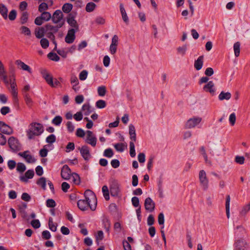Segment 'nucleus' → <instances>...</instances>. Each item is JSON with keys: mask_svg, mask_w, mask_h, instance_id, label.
Wrapping results in <instances>:
<instances>
[{"mask_svg": "<svg viewBox=\"0 0 250 250\" xmlns=\"http://www.w3.org/2000/svg\"><path fill=\"white\" fill-rule=\"evenodd\" d=\"M43 131V126L41 124L32 123L27 131V136L29 139H32L35 136L40 135Z\"/></svg>", "mask_w": 250, "mask_h": 250, "instance_id": "obj_1", "label": "nucleus"}, {"mask_svg": "<svg viewBox=\"0 0 250 250\" xmlns=\"http://www.w3.org/2000/svg\"><path fill=\"white\" fill-rule=\"evenodd\" d=\"M78 207L82 210H87L89 208L92 210H95L96 208V205H91L90 201L85 200H79L77 202Z\"/></svg>", "mask_w": 250, "mask_h": 250, "instance_id": "obj_2", "label": "nucleus"}, {"mask_svg": "<svg viewBox=\"0 0 250 250\" xmlns=\"http://www.w3.org/2000/svg\"><path fill=\"white\" fill-rule=\"evenodd\" d=\"M199 179L200 185L204 190H207L208 188V180L205 170H201L199 171Z\"/></svg>", "mask_w": 250, "mask_h": 250, "instance_id": "obj_3", "label": "nucleus"}, {"mask_svg": "<svg viewBox=\"0 0 250 250\" xmlns=\"http://www.w3.org/2000/svg\"><path fill=\"white\" fill-rule=\"evenodd\" d=\"M9 147L13 152H17L21 150V146L19 140L15 137H10L8 140Z\"/></svg>", "mask_w": 250, "mask_h": 250, "instance_id": "obj_4", "label": "nucleus"}, {"mask_svg": "<svg viewBox=\"0 0 250 250\" xmlns=\"http://www.w3.org/2000/svg\"><path fill=\"white\" fill-rule=\"evenodd\" d=\"M202 118L200 117H193L188 119L185 124L186 128H191L195 127L202 121Z\"/></svg>", "mask_w": 250, "mask_h": 250, "instance_id": "obj_5", "label": "nucleus"}, {"mask_svg": "<svg viewBox=\"0 0 250 250\" xmlns=\"http://www.w3.org/2000/svg\"><path fill=\"white\" fill-rule=\"evenodd\" d=\"M86 133V138L85 142L93 147L95 146L97 143V138L95 136L93 135V132L90 130H87Z\"/></svg>", "mask_w": 250, "mask_h": 250, "instance_id": "obj_6", "label": "nucleus"}, {"mask_svg": "<svg viewBox=\"0 0 250 250\" xmlns=\"http://www.w3.org/2000/svg\"><path fill=\"white\" fill-rule=\"evenodd\" d=\"M42 77L45 80L46 82L50 86L53 85V78L52 76L48 72L46 69H42L41 70Z\"/></svg>", "mask_w": 250, "mask_h": 250, "instance_id": "obj_7", "label": "nucleus"}, {"mask_svg": "<svg viewBox=\"0 0 250 250\" xmlns=\"http://www.w3.org/2000/svg\"><path fill=\"white\" fill-rule=\"evenodd\" d=\"M66 21L69 25L75 29L76 30H79V25L77 21L75 20V15L72 13H69L66 18Z\"/></svg>", "mask_w": 250, "mask_h": 250, "instance_id": "obj_8", "label": "nucleus"}, {"mask_svg": "<svg viewBox=\"0 0 250 250\" xmlns=\"http://www.w3.org/2000/svg\"><path fill=\"white\" fill-rule=\"evenodd\" d=\"M78 149L80 150L82 156L85 160L87 161L90 159L91 155L88 146L86 145L83 146L81 147H79Z\"/></svg>", "mask_w": 250, "mask_h": 250, "instance_id": "obj_9", "label": "nucleus"}, {"mask_svg": "<svg viewBox=\"0 0 250 250\" xmlns=\"http://www.w3.org/2000/svg\"><path fill=\"white\" fill-rule=\"evenodd\" d=\"M64 24V21H62L61 23H59L56 26H53L51 25L50 24H47L45 25L44 28L45 29L46 32H52V33H57L59 29L62 27L63 24Z\"/></svg>", "mask_w": 250, "mask_h": 250, "instance_id": "obj_10", "label": "nucleus"}, {"mask_svg": "<svg viewBox=\"0 0 250 250\" xmlns=\"http://www.w3.org/2000/svg\"><path fill=\"white\" fill-rule=\"evenodd\" d=\"M61 174L62 179L68 180L70 178L72 174L69 167L67 165H65L62 168Z\"/></svg>", "mask_w": 250, "mask_h": 250, "instance_id": "obj_11", "label": "nucleus"}, {"mask_svg": "<svg viewBox=\"0 0 250 250\" xmlns=\"http://www.w3.org/2000/svg\"><path fill=\"white\" fill-rule=\"evenodd\" d=\"M144 205L146 210L149 212L153 211L155 209V203L150 197H147L145 199Z\"/></svg>", "mask_w": 250, "mask_h": 250, "instance_id": "obj_12", "label": "nucleus"}, {"mask_svg": "<svg viewBox=\"0 0 250 250\" xmlns=\"http://www.w3.org/2000/svg\"><path fill=\"white\" fill-rule=\"evenodd\" d=\"M77 31L75 29H69L65 38V42L67 43H73L75 39V32Z\"/></svg>", "mask_w": 250, "mask_h": 250, "instance_id": "obj_13", "label": "nucleus"}, {"mask_svg": "<svg viewBox=\"0 0 250 250\" xmlns=\"http://www.w3.org/2000/svg\"><path fill=\"white\" fill-rule=\"evenodd\" d=\"M0 131L3 134L10 135L13 133L12 128L2 121H0Z\"/></svg>", "mask_w": 250, "mask_h": 250, "instance_id": "obj_14", "label": "nucleus"}, {"mask_svg": "<svg viewBox=\"0 0 250 250\" xmlns=\"http://www.w3.org/2000/svg\"><path fill=\"white\" fill-rule=\"evenodd\" d=\"M62 18L63 14L60 10H56L51 17L52 21L54 23H61V21Z\"/></svg>", "mask_w": 250, "mask_h": 250, "instance_id": "obj_15", "label": "nucleus"}, {"mask_svg": "<svg viewBox=\"0 0 250 250\" xmlns=\"http://www.w3.org/2000/svg\"><path fill=\"white\" fill-rule=\"evenodd\" d=\"M15 63L18 66V67L19 69L27 71L29 74H31L32 73V69L31 68V67L26 64H25L24 62H22L21 60H16L15 62Z\"/></svg>", "mask_w": 250, "mask_h": 250, "instance_id": "obj_16", "label": "nucleus"}, {"mask_svg": "<svg viewBox=\"0 0 250 250\" xmlns=\"http://www.w3.org/2000/svg\"><path fill=\"white\" fill-rule=\"evenodd\" d=\"M248 248L247 243L244 239L237 240L235 243V250H247Z\"/></svg>", "mask_w": 250, "mask_h": 250, "instance_id": "obj_17", "label": "nucleus"}, {"mask_svg": "<svg viewBox=\"0 0 250 250\" xmlns=\"http://www.w3.org/2000/svg\"><path fill=\"white\" fill-rule=\"evenodd\" d=\"M203 90L207 92H209L211 95H214L215 92V89L214 87V84L212 81L208 82L203 87Z\"/></svg>", "mask_w": 250, "mask_h": 250, "instance_id": "obj_18", "label": "nucleus"}, {"mask_svg": "<svg viewBox=\"0 0 250 250\" xmlns=\"http://www.w3.org/2000/svg\"><path fill=\"white\" fill-rule=\"evenodd\" d=\"M85 199L91 202L93 200L95 205H97V199L94 192L90 189L86 190L84 193Z\"/></svg>", "mask_w": 250, "mask_h": 250, "instance_id": "obj_19", "label": "nucleus"}, {"mask_svg": "<svg viewBox=\"0 0 250 250\" xmlns=\"http://www.w3.org/2000/svg\"><path fill=\"white\" fill-rule=\"evenodd\" d=\"M34 176V171L33 169H29L25 173L24 175L21 176L20 179L21 181L27 183L28 179H32Z\"/></svg>", "mask_w": 250, "mask_h": 250, "instance_id": "obj_20", "label": "nucleus"}, {"mask_svg": "<svg viewBox=\"0 0 250 250\" xmlns=\"http://www.w3.org/2000/svg\"><path fill=\"white\" fill-rule=\"evenodd\" d=\"M204 62V56H199L198 59L195 61L194 66L197 70H200L202 68Z\"/></svg>", "mask_w": 250, "mask_h": 250, "instance_id": "obj_21", "label": "nucleus"}, {"mask_svg": "<svg viewBox=\"0 0 250 250\" xmlns=\"http://www.w3.org/2000/svg\"><path fill=\"white\" fill-rule=\"evenodd\" d=\"M46 33L45 29L43 27L36 28L35 30V36L38 39L42 38Z\"/></svg>", "mask_w": 250, "mask_h": 250, "instance_id": "obj_22", "label": "nucleus"}, {"mask_svg": "<svg viewBox=\"0 0 250 250\" xmlns=\"http://www.w3.org/2000/svg\"><path fill=\"white\" fill-rule=\"evenodd\" d=\"M70 82L73 84L72 89L75 91L77 92L79 90L80 87L77 86L79 82L77 77L75 76H72L70 78Z\"/></svg>", "mask_w": 250, "mask_h": 250, "instance_id": "obj_23", "label": "nucleus"}, {"mask_svg": "<svg viewBox=\"0 0 250 250\" xmlns=\"http://www.w3.org/2000/svg\"><path fill=\"white\" fill-rule=\"evenodd\" d=\"M129 134L130 135V139L131 141L136 142V134L134 126L132 124L129 125Z\"/></svg>", "mask_w": 250, "mask_h": 250, "instance_id": "obj_24", "label": "nucleus"}, {"mask_svg": "<svg viewBox=\"0 0 250 250\" xmlns=\"http://www.w3.org/2000/svg\"><path fill=\"white\" fill-rule=\"evenodd\" d=\"M120 9L124 21L126 24H128L129 22V19L122 3L120 4Z\"/></svg>", "mask_w": 250, "mask_h": 250, "instance_id": "obj_25", "label": "nucleus"}, {"mask_svg": "<svg viewBox=\"0 0 250 250\" xmlns=\"http://www.w3.org/2000/svg\"><path fill=\"white\" fill-rule=\"evenodd\" d=\"M231 97V94L230 92H225L224 91H222L219 95L218 98L220 101L224 100H229L230 99Z\"/></svg>", "mask_w": 250, "mask_h": 250, "instance_id": "obj_26", "label": "nucleus"}, {"mask_svg": "<svg viewBox=\"0 0 250 250\" xmlns=\"http://www.w3.org/2000/svg\"><path fill=\"white\" fill-rule=\"evenodd\" d=\"M82 109L84 111V114L86 116L89 115L93 111L89 104H84L82 106Z\"/></svg>", "mask_w": 250, "mask_h": 250, "instance_id": "obj_27", "label": "nucleus"}, {"mask_svg": "<svg viewBox=\"0 0 250 250\" xmlns=\"http://www.w3.org/2000/svg\"><path fill=\"white\" fill-rule=\"evenodd\" d=\"M250 210V201L247 205L244 206L241 210L240 211V215L242 216H245Z\"/></svg>", "mask_w": 250, "mask_h": 250, "instance_id": "obj_28", "label": "nucleus"}, {"mask_svg": "<svg viewBox=\"0 0 250 250\" xmlns=\"http://www.w3.org/2000/svg\"><path fill=\"white\" fill-rule=\"evenodd\" d=\"M7 12L8 9L6 7L4 4L0 3V14L5 20L7 19Z\"/></svg>", "mask_w": 250, "mask_h": 250, "instance_id": "obj_29", "label": "nucleus"}, {"mask_svg": "<svg viewBox=\"0 0 250 250\" xmlns=\"http://www.w3.org/2000/svg\"><path fill=\"white\" fill-rule=\"evenodd\" d=\"M73 8V5L70 3H64L62 7V10L65 13L69 14Z\"/></svg>", "mask_w": 250, "mask_h": 250, "instance_id": "obj_30", "label": "nucleus"}, {"mask_svg": "<svg viewBox=\"0 0 250 250\" xmlns=\"http://www.w3.org/2000/svg\"><path fill=\"white\" fill-rule=\"evenodd\" d=\"M120 192V189L117 185H112L110 188V193L112 196H118Z\"/></svg>", "mask_w": 250, "mask_h": 250, "instance_id": "obj_31", "label": "nucleus"}, {"mask_svg": "<svg viewBox=\"0 0 250 250\" xmlns=\"http://www.w3.org/2000/svg\"><path fill=\"white\" fill-rule=\"evenodd\" d=\"M28 13L26 11L23 12L20 18V22L21 24L27 22L28 19Z\"/></svg>", "mask_w": 250, "mask_h": 250, "instance_id": "obj_32", "label": "nucleus"}, {"mask_svg": "<svg viewBox=\"0 0 250 250\" xmlns=\"http://www.w3.org/2000/svg\"><path fill=\"white\" fill-rule=\"evenodd\" d=\"M115 149L119 152H123L125 148L127 147V145H125L123 143H117L114 145Z\"/></svg>", "mask_w": 250, "mask_h": 250, "instance_id": "obj_33", "label": "nucleus"}, {"mask_svg": "<svg viewBox=\"0 0 250 250\" xmlns=\"http://www.w3.org/2000/svg\"><path fill=\"white\" fill-rule=\"evenodd\" d=\"M102 191L105 199L107 201L109 199V193L108 187L107 186H104L102 187Z\"/></svg>", "mask_w": 250, "mask_h": 250, "instance_id": "obj_34", "label": "nucleus"}, {"mask_svg": "<svg viewBox=\"0 0 250 250\" xmlns=\"http://www.w3.org/2000/svg\"><path fill=\"white\" fill-rule=\"evenodd\" d=\"M24 97L25 102L27 106L29 107H31L32 105L33 101L30 98L29 94L27 93H25L24 94Z\"/></svg>", "mask_w": 250, "mask_h": 250, "instance_id": "obj_35", "label": "nucleus"}, {"mask_svg": "<svg viewBox=\"0 0 250 250\" xmlns=\"http://www.w3.org/2000/svg\"><path fill=\"white\" fill-rule=\"evenodd\" d=\"M129 153L131 157H134L136 155V152L135 150V145L134 142L130 141L129 143Z\"/></svg>", "mask_w": 250, "mask_h": 250, "instance_id": "obj_36", "label": "nucleus"}, {"mask_svg": "<svg viewBox=\"0 0 250 250\" xmlns=\"http://www.w3.org/2000/svg\"><path fill=\"white\" fill-rule=\"evenodd\" d=\"M46 179L44 177H41L38 179L37 181V184L41 186V187L43 189H45L46 188Z\"/></svg>", "mask_w": 250, "mask_h": 250, "instance_id": "obj_37", "label": "nucleus"}, {"mask_svg": "<svg viewBox=\"0 0 250 250\" xmlns=\"http://www.w3.org/2000/svg\"><path fill=\"white\" fill-rule=\"evenodd\" d=\"M240 43L237 42L234 44L233 49L234 51L235 56L237 57L240 55Z\"/></svg>", "mask_w": 250, "mask_h": 250, "instance_id": "obj_38", "label": "nucleus"}, {"mask_svg": "<svg viewBox=\"0 0 250 250\" xmlns=\"http://www.w3.org/2000/svg\"><path fill=\"white\" fill-rule=\"evenodd\" d=\"M48 226L49 229L52 231H56L57 230V225H55L53 221V219L52 218H49L48 221Z\"/></svg>", "mask_w": 250, "mask_h": 250, "instance_id": "obj_39", "label": "nucleus"}, {"mask_svg": "<svg viewBox=\"0 0 250 250\" xmlns=\"http://www.w3.org/2000/svg\"><path fill=\"white\" fill-rule=\"evenodd\" d=\"M96 5L92 2H88L85 7V10L88 12H92L95 8Z\"/></svg>", "mask_w": 250, "mask_h": 250, "instance_id": "obj_40", "label": "nucleus"}, {"mask_svg": "<svg viewBox=\"0 0 250 250\" xmlns=\"http://www.w3.org/2000/svg\"><path fill=\"white\" fill-rule=\"evenodd\" d=\"M47 57L51 60L58 62L60 60V57L56 53L50 52L47 55Z\"/></svg>", "mask_w": 250, "mask_h": 250, "instance_id": "obj_41", "label": "nucleus"}, {"mask_svg": "<svg viewBox=\"0 0 250 250\" xmlns=\"http://www.w3.org/2000/svg\"><path fill=\"white\" fill-rule=\"evenodd\" d=\"M103 223L106 231L108 232L110 228V222L109 220L107 218H105L103 220Z\"/></svg>", "mask_w": 250, "mask_h": 250, "instance_id": "obj_42", "label": "nucleus"}, {"mask_svg": "<svg viewBox=\"0 0 250 250\" xmlns=\"http://www.w3.org/2000/svg\"><path fill=\"white\" fill-rule=\"evenodd\" d=\"M62 121V118L60 116H56L52 121V123L56 125H60Z\"/></svg>", "mask_w": 250, "mask_h": 250, "instance_id": "obj_43", "label": "nucleus"}, {"mask_svg": "<svg viewBox=\"0 0 250 250\" xmlns=\"http://www.w3.org/2000/svg\"><path fill=\"white\" fill-rule=\"evenodd\" d=\"M41 17L43 21H48L51 18V15L48 12L44 11L42 13Z\"/></svg>", "mask_w": 250, "mask_h": 250, "instance_id": "obj_44", "label": "nucleus"}, {"mask_svg": "<svg viewBox=\"0 0 250 250\" xmlns=\"http://www.w3.org/2000/svg\"><path fill=\"white\" fill-rule=\"evenodd\" d=\"M26 170V166L22 163H18L17 167V170L20 172L22 173Z\"/></svg>", "mask_w": 250, "mask_h": 250, "instance_id": "obj_45", "label": "nucleus"}, {"mask_svg": "<svg viewBox=\"0 0 250 250\" xmlns=\"http://www.w3.org/2000/svg\"><path fill=\"white\" fill-rule=\"evenodd\" d=\"M106 90L105 86H101L98 88V93L100 96H104L106 94Z\"/></svg>", "mask_w": 250, "mask_h": 250, "instance_id": "obj_46", "label": "nucleus"}, {"mask_svg": "<svg viewBox=\"0 0 250 250\" xmlns=\"http://www.w3.org/2000/svg\"><path fill=\"white\" fill-rule=\"evenodd\" d=\"M96 106L98 108H104L106 106V102L103 100H99L96 103Z\"/></svg>", "mask_w": 250, "mask_h": 250, "instance_id": "obj_47", "label": "nucleus"}, {"mask_svg": "<svg viewBox=\"0 0 250 250\" xmlns=\"http://www.w3.org/2000/svg\"><path fill=\"white\" fill-rule=\"evenodd\" d=\"M48 6L46 3L45 2H42L41 3L39 6L38 10L40 12L42 13L45 10H46L48 9Z\"/></svg>", "mask_w": 250, "mask_h": 250, "instance_id": "obj_48", "label": "nucleus"}, {"mask_svg": "<svg viewBox=\"0 0 250 250\" xmlns=\"http://www.w3.org/2000/svg\"><path fill=\"white\" fill-rule=\"evenodd\" d=\"M40 43L42 47L44 48H47L49 46V41L45 38H42L40 41Z\"/></svg>", "mask_w": 250, "mask_h": 250, "instance_id": "obj_49", "label": "nucleus"}, {"mask_svg": "<svg viewBox=\"0 0 250 250\" xmlns=\"http://www.w3.org/2000/svg\"><path fill=\"white\" fill-rule=\"evenodd\" d=\"M71 175L73 177V182H74V183H75L76 185L80 184V177L79 175L76 173H72Z\"/></svg>", "mask_w": 250, "mask_h": 250, "instance_id": "obj_50", "label": "nucleus"}, {"mask_svg": "<svg viewBox=\"0 0 250 250\" xmlns=\"http://www.w3.org/2000/svg\"><path fill=\"white\" fill-rule=\"evenodd\" d=\"M47 36L48 38H49L53 42V43L55 44V48L54 49H56L57 48V42L55 40V36L54 35V33L52 32H47Z\"/></svg>", "mask_w": 250, "mask_h": 250, "instance_id": "obj_51", "label": "nucleus"}, {"mask_svg": "<svg viewBox=\"0 0 250 250\" xmlns=\"http://www.w3.org/2000/svg\"><path fill=\"white\" fill-rule=\"evenodd\" d=\"M114 153L111 148L106 149L104 153V155L108 158H111L113 156Z\"/></svg>", "mask_w": 250, "mask_h": 250, "instance_id": "obj_52", "label": "nucleus"}, {"mask_svg": "<svg viewBox=\"0 0 250 250\" xmlns=\"http://www.w3.org/2000/svg\"><path fill=\"white\" fill-rule=\"evenodd\" d=\"M88 72L86 70H83L79 74V79L81 81L86 80L87 77Z\"/></svg>", "mask_w": 250, "mask_h": 250, "instance_id": "obj_53", "label": "nucleus"}, {"mask_svg": "<svg viewBox=\"0 0 250 250\" xmlns=\"http://www.w3.org/2000/svg\"><path fill=\"white\" fill-rule=\"evenodd\" d=\"M21 30L22 34L25 35L30 36L31 35V31L29 28L25 26H22L21 27Z\"/></svg>", "mask_w": 250, "mask_h": 250, "instance_id": "obj_54", "label": "nucleus"}, {"mask_svg": "<svg viewBox=\"0 0 250 250\" xmlns=\"http://www.w3.org/2000/svg\"><path fill=\"white\" fill-rule=\"evenodd\" d=\"M56 204L54 200L52 199H47L46 201V206L48 208H54Z\"/></svg>", "mask_w": 250, "mask_h": 250, "instance_id": "obj_55", "label": "nucleus"}, {"mask_svg": "<svg viewBox=\"0 0 250 250\" xmlns=\"http://www.w3.org/2000/svg\"><path fill=\"white\" fill-rule=\"evenodd\" d=\"M16 17H17L16 10H14V9L11 10L9 14L8 15V18H9V20L11 21H14L16 19Z\"/></svg>", "mask_w": 250, "mask_h": 250, "instance_id": "obj_56", "label": "nucleus"}, {"mask_svg": "<svg viewBox=\"0 0 250 250\" xmlns=\"http://www.w3.org/2000/svg\"><path fill=\"white\" fill-rule=\"evenodd\" d=\"M56 138L55 135L51 134L46 138V141L48 143L52 144L56 141Z\"/></svg>", "mask_w": 250, "mask_h": 250, "instance_id": "obj_57", "label": "nucleus"}, {"mask_svg": "<svg viewBox=\"0 0 250 250\" xmlns=\"http://www.w3.org/2000/svg\"><path fill=\"white\" fill-rule=\"evenodd\" d=\"M66 126L69 132L72 133L74 131L75 127L71 122H67L66 123Z\"/></svg>", "mask_w": 250, "mask_h": 250, "instance_id": "obj_58", "label": "nucleus"}, {"mask_svg": "<svg viewBox=\"0 0 250 250\" xmlns=\"http://www.w3.org/2000/svg\"><path fill=\"white\" fill-rule=\"evenodd\" d=\"M96 241L98 244H99L98 241L102 240L104 239V233L102 230H99L97 232V234L96 236Z\"/></svg>", "mask_w": 250, "mask_h": 250, "instance_id": "obj_59", "label": "nucleus"}, {"mask_svg": "<svg viewBox=\"0 0 250 250\" xmlns=\"http://www.w3.org/2000/svg\"><path fill=\"white\" fill-rule=\"evenodd\" d=\"M187 49V45L185 44L181 47H179L177 48V51L178 53H180L181 54H182L183 56L185 54Z\"/></svg>", "mask_w": 250, "mask_h": 250, "instance_id": "obj_60", "label": "nucleus"}, {"mask_svg": "<svg viewBox=\"0 0 250 250\" xmlns=\"http://www.w3.org/2000/svg\"><path fill=\"white\" fill-rule=\"evenodd\" d=\"M131 202L134 207H138L140 206L139 204V199L137 197H133L131 199Z\"/></svg>", "mask_w": 250, "mask_h": 250, "instance_id": "obj_61", "label": "nucleus"}, {"mask_svg": "<svg viewBox=\"0 0 250 250\" xmlns=\"http://www.w3.org/2000/svg\"><path fill=\"white\" fill-rule=\"evenodd\" d=\"M31 224L35 229H38L41 226L40 222L38 219H34L32 220L31 222Z\"/></svg>", "mask_w": 250, "mask_h": 250, "instance_id": "obj_62", "label": "nucleus"}, {"mask_svg": "<svg viewBox=\"0 0 250 250\" xmlns=\"http://www.w3.org/2000/svg\"><path fill=\"white\" fill-rule=\"evenodd\" d=\"M95 22L98 24H104L105 22V20L102 17L98 16L95 19Z\"/></svg>", "mask_w": 250, "mask_h": 250, "instance_id": "obj_63", "label": "nucleus"}, {"mask_svg": "<svg viewBox=\"0 0 250 250\" xmlns=\"http://www.w3.org/2000/svg\"><path fill=\"white\" fill-rule=\"evenodd\" d=\"M123 245L125 250H131V246L127 241L123 240Z\"/></svg>", "mask_w": 250, "mask_h": 250, "instance_id": "obj_64", "label": "nucleus"}]
</instances>
